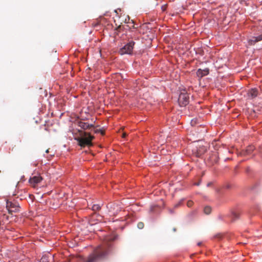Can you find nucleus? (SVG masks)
Here are the masks:
<instances>
[{"instance_id": "b1692460", "label": "nucleus", "mask_w": 262, "mask_h": 262, "mask_svg": "<svg viewBox=\"0 0 262 262\" xmlns=\"http://www.w3.org/2000/svg\"><path fill=\"white\" fill-rule=\"evenodd\" d=\"M179 205V204H178L176 205H175V207H177Z\"/></svg>"}, {"instance_id": "7ed1b4c3", "label": "nucleus", "mask_w": 262, "mask_h": 262, "mask_svg": "<svg viewBox=\"0 0 262 262\" xmlns=\"http://www.w3.org/2000/svg\"><path fill=\"white\" fill-rule=\"evenodd\" d=\"M135 42L133 41H130L126 45H125L123 47L121 48L119 53L121 55L124 54H132L133 53V51L134 49V45Z\"/></svg>"}, {"instance_id": "bb28decb", "label": "nucleus", "mask_w": 262, "mask_h": 262, "mask_svg": "<svg viewBox=\"0 0 262 262\" xmlns=\"http://www.w3.org/2000/svg\"><path fill=\"white\" fill-rule=\"evenodd\" d=\"M210 185H211V183H208V184H207V186H210Z\"/></svg>"}, {"instance_id": "4be33fe9", "label": "nucleus", "mask_w": 262, "mask_h": 262, "mask_svg": "<svg viewBox=\"0 0 262 262\" xmlns=\"http://www.w3.org/2000/svg\"><path fill=\"white\" fill-rule=\"evenodd\" d=\"M201 244H202V243L201 242H200V243H198V245L200 246V245H201Z\"/></svg>"}, {"instance_id": "9d476101", "label": "nucleus", "mask_w": 262, "mask_h": 262, "mask_svg": "<svg viewBox=\"0 0 262 262\" xmlns=\"http://www.w3.org/2000/svg\"><path fill=\"white\" fill-rule=\"evenodd\" d=\"M262 40V34L258 35V36L252 37L249 40V43L250 45H252L256 42Z\"/></svg>"}, {"instance_id": "0eeeda50", "label": "nucleus", "mask_w": 262, "mask_h": 262, "mask_svg": "<svg viewBox=\"0 0 262 262\" xmlns=\"http://www.w3.org/2000/svg\"><path fill=\"white\" fill-rule=\"evenodd\" d=\"M209 70L208 68H206L204 70L199 69L196 71V75L198 77L202 78L209 74Z\"/></svg>"}, {"instance_id": "6ab92c4d", "label": "nucleus", "mask_w": 262, "mask_h": 262, "mask_svg": "<svg viewBox=\"0 0 262 262\" xmlns=\"http://www.w3.org/2000/svg\"><path fill=\"white\" fill-rule=\"evenodd\" d=\"M126 136V134L124 133L123 134H122V138H125V137Z\"/></svg>"}, {"instance_id": "ddd939ff", "label": "nucleus", "mask_w": 262, "mask_h": 262, "mask_svg": "<svg viewBox=\"0 0 262 262\" xmlns=\"http://www.w3.org/2000/svg\"><path fill=\"white\" fill-rule=\"evenodd\" d=\"M100 209V207L99 205L95 204L92 206V210L94 211H97Z\"/></svg>"}, {"instance_id": "f257e3e1", "label": "nucleus", "mask_w": 262, "mask_h": 262, "mask_svg": "<svg viewBox=\"0 0 262 262\" xmlns=\"http://www.w3.org/2000/svg\"><path fill=\"white\" fill-rule=\"evenodd\" d=\"M110 246V244L107 243L103 246L98 247L95 250L94 253L90 256L85 262H97L103 258L108 253Z\"/></svg>"}, {"instance_id": "9b49d317", "label": "nucleus", "mask_w": 262, "mask_h": 262, "mask_svg": "<svg viewBox=\"0 0 262 262\" xmlns=\"http://www.w3.org/2000/svg\"><path fill=\"white\" fill-rule=\"evenodd\" d=\"M79 126L83 129H86L90 128L92 127H93V125L92 124L90 125L88 123L83 122H79Z\"/></svg>"}, {"instance_id": "a878e982", "label": "nucleus", "mask_w": 262, "mask_h": 262, "mask_svg": "<svg viewBox=\"0 0 262 262\" xmlns=\"http://www.w3.org/2000/svg\"><path fill=\"white\" fill-rule=\"evenodd\" d=\"M230 187L229 185H227V188H229Z\"/></svg>"}, {"instance_id": "2eb2a0df", "label": "nucleus", "mask_w": 262, "mask_h": 262, "mask_svg": "<svg viewBox=\"0 0 262 262\" xmlns=\"http://www.w3.org/2000/svg\"><path fill=\"white\" fill-rule=\"evenodd\" d=\"M144 223L142 222H139V223H138V224L137 225L138 228L140 229H143L144 228Z\"/></svg>"}, {"instance_id": "dca6fc26", "label": "nucleus", "mask_w": 262, "mask_h": 262, "mask_svg": "<svg viewBox=\"0 0 262 262\" xmlns=\"http://www.w3.org/2000/svg\"><path fill=\"white\" fill-rule=\"evenodd\" d=\"M253 150V146H249L248 148L246 150V152L248 154H250Z\"/></svg>"}, {"instance_id": "20e7f679", "label": "nucleus", "mask_w": 262, "mask_h": 262, "mask_svg": "<svg viewBox=\"0 0 262 262\" xmlns=\"http://www.w3.org/2000/svg\"><path fill=\"white\" fill-rule=\"evenodd\" d=\"M6 208L9 213L11 214L13 212H17L19 211V206L16 202L8 201L6 203Z\"/></svg>"}, {"instance_id": "412c9836", "label": "nucleus", "mask_w": 262, "mask_h": 262, "mask_svg": "<svg viewBox=\"0 0 262 262\" xmlns=\"http://www.w3.org/2000/svg\"><path fill=\"white\" fill-rule=\"evenodd\" d=\"M195 185L199 186L200 185V183H197L194 184Z\"/></svg>"}, {"instance_id": "423d86ee", "label": "nucleus", "mask_w": 262, "mask_h": 262, "mask_svg": "<svg viewBox=\"0 0 262 262\" xmlns=\"http://www.w3.org/2000/svg\"><path fill=\"white\" fill-rule=\"evenodd\" d=\"M42 180V179L40 176H34L30 178L29 182L32 187H35L36 185L39 183Z\"/></svg>"}, {"instance_id": "f03ea898", "label": "nucleus", "mask_w": 262, "mask_h": 262, "mask_svg": "<svg viewBox=\"0 0 262 262\" xmlns=\"http://www.w3.org/2000/svg\"><path fill=\"white\" fill-rule=\"evenodd\" d=\"M94 138V136L91 135L90 133L83 132L81 134V137L77 139V140L78 142L79 145L82 147H84L85 146H92V141Z\"/></svg>"}, {"instance_id": "f8f14e48", "label": "nucleus", "mask_w": 262, "mask_h": 262, "mask_svg": "<svg viewBox=\"0 0 262 262\" xmlns=\"http://www.w3.org/2000/svg\"><path fill=\"white\" fill-rule=\"evenodd\" d=\"M211 211V208L210 206H207L204 208V212L206 214H209Z\"/></svg>"}, {"instance_id": "39448f33", "label": "nucleus", "mask_w": 262, "mask_h": 262, "mask_svg": "<svg viewBox=\"0 0 262 262\" xmlns=\"http://www.w3.org/2000/svg\"><path fill=\"white\" fill-rule=\"evenodd\" d=\"M189 97L187 93L181 92L179 95L178 102L180 106H186L189 103Z\"/></svg>"}, {"instance_id": "4468645a", "label": "nucleus", "mask_w": 262, "mask_h": 262, "mask_svg": "<svg viewBox=\"0 0 262 262\" xmlns=\"http://www.w3.org/2000/svg\"><path fill=\"white\" fill-rule=\"evenodd\" d=\"M232 215L234 219H238V217L239 216V213L235 212H233L232 213Z\"/></svg>"}, {"instance_id": "a211bd4d", "label": "nucleus", "mask_w": 262, "mask_h": 262, "mask_svg": "<svg viewBox=\"0 0 262 262\" xmlns=\"http://www.w3.org/2000/svg\"><path fill=\"white\" fill-rule=\"evenodd\" d=\"M95 133H101V134H104V132L100 130V129H96L94 130Z\"/></svg>"}, {"instance_id": "393cba45", "label": "nucleus", "mask_w": 262, "mask_h": 262, "mask_svg": "<svg viewBox=\"0 0 262 262\" xmlns=\"http://www.w3.org/2000/svg\"><path fill=\"white\" fill-rule=\"evenodd\" d=\"M46 153H48L49 152V149L46 150Z\"/></svg>"}, {"instance_id": "1a4fd4ad", "label": "nucleus", "mask_w": 262, "mask_h": 262, "mask_svg": "<svg viewBox=\"0 0 262 262\" xmlns=\"http://www.w3.org/2000/svg\"><path fill=\"white\" fill-rule=\"evenodd\" d=\"M258 90L256 89H252L248 92V97L251 99H253L257 96Z\"/></svg>"}, {"instance_id": "f3484780", "label": "nucleus", "mask_w": 262, "mask_h": 262, "mask_svg": "<svg viewBox=\"0 0 262 262\" xmlns=\"http://www.w3.org/2000/svg\"><path fill=\"white\" fill-rule=\"evenodd\" d=\"M193 205V202L191 201H188L187 203V205L188 207H190Z\"/></svg>"}, {"instance_id": "5701e85b", "label": "nucleus", "mask_w": 262, "mask_h": 262, "mask_svg": "<svg viewBox=\"0 0 262 262\" xmlns=\"http://www.w3.org/2000/svg\"><path fill=\"white\" fill-rule=\"evenodd\" d=\"M169 211H170V212L171 213H173V211H172V210L171 209H170V210H169Z\"/></svg>"}, {"instance_id": "aec40b11", "label": "nucleus", "mask_w": 262, "mask_h": 262, "mask_svg": "<svg viewBox=\"0 0 262 262\" xmlns=\"http://www.w3.org/2000/svg\"><path fill=\"white\" fill-rule=\"evenodd\" d=\"M195 123V122L193 120H192L191 122V124L192 125H193Z\"/></svg>"}, {"instance_id": "6e6552de", "label": "nucleus", "mask_w": 262, "mask_h": 262, "mask_svg": "<svg viewBox=\"0 0 262 262\" xmlns=\"http://www.w3.org/2000/svg\"><path fill=\"white\" fill-rule=\"evenodd\" d=\"M107 208H110V211L113 214L117 213L120 211V208L118 207V206L115 204H109L107 205Z\"/></svg>"}]
</instances>
